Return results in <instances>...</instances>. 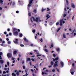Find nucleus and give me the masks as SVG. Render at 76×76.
I'll list each match as a JSON object with an SVG mask.
<instances>
[{"label": "nucleus", "mask_w": 76, "mask_h": 76, "mask_svg": "<svg viewBox=\"0 0 76 76\" xmlns=\"http://www.w3.org/2000/svg\"><path fill=\"white\" fill-rule=\"evenodd\" d=\"M56 25H59V23L57 22L56 24Z\"/></svg>", "instance_id": "nucleus-44"}, {"label": "nucleus", "mask_w": 76, "mask_h": 76, "mask_svg": "<svg viewBox=\"0 0 76 76\" xmlns=\"http://www.w3.org/2000/svg\"><path fill=\"white\" fill-rule=\"evenodd\" d=\"M67 16V12H64L63 14L64 17H66Z\"/></svg>", "instance_id": "nucleus-16"}, {"label": "nucleus", "mask_w": 76, "mask_h": 76, "mask_svg": "<svg viewBox=\"0 0 76 76\" xmlns=\"http://www.w3.org/2000/svg\"><path fill=\"white\" fill-rule=\"evenodd\" d=\"M66 1V3L67 5H68L69 4V1L68 0H65Z\"/></svg>", "instance_id": "nucleus-21"}, {"label": "nucleus", "mask_w": 76, "mask_h": 76, "mask_svg": "<svg viewBox=\"0 0 76 76\" xmlns=\"http://www.w3.org/2000/svg\"><path fill=\"white\" fill-rule=\"evenodd\" d=\"M45 10H46V9H42V12H44V11Z\"/></svg>", "instance_id": "nucleus-34"}, {"label": "nucleus", "mask_w": 76, "mask_h": 76, "mask_svg": "<svg viewBox=\"0 0 76 76\" xmlns=\"http://www.w3.org/2000/svg\"><path fill=\"white\" fill-rule=\"evenodd\" d=\"M16 13H19V11H16Z\"/></svg>", "instance_id": "nucleus-61"}, {"label": "nucleus", "mask_w": 76, "mask_h": 76, "mask_svg": "<svg viewBox=\"0 0 76 76\" xmlns=\"http://www.w3.org/2000/svg\"><path fill=\"white\" fill-rule=\"evenodd\" d=\"M48 72V70H45V72L44 73V72H42V75H44V74H46V75L47 74V73Z\"/></svg>", "instance_id": "nucleus-9"}, {"label": "nucleus", "mask_w": 76, "mask_h": 76, "mask_svg": "<svg viewBox=\"0 0 76 76\" xmlns=\"http://www.w3.org/2000/svg\"><path fill=\"white\" fill-rule=\"evenodd\" d=\"M19 36V37H21L23 36V35L22 33H20Z\"/></svg>", "instance_id": "nucleus-19"}, {"label": "nucleus", "mask_w": 76, "mask_h": 76, "mask_svg": "<svg viewBox=\"0 0 76 76\" xmlns=\"http://www.w3.org/2000/svg\"><path fill=\"white\" fill-rule=\"evenodd\" d=\"M32 32H33V33H35V30H33L32 31Z\"/></svg>", "instance_id": "nucleus-38"}, {"label": "nucleus", "mask_w": 76, "mask_h": 76, "mask_svg": "<svg viewBox=\"0 0 76 76\" xmlns=\"http://www.w3.org/2000/svg\"><path fill=\"white\" fill-rule=\"evenodd\" d=\"M7 64L8 66H9V64H10L9 63V62H7Z\"/></svg>", "instance_id": "nucleus-51"}, {"label": "nucleus", "mask_w": 76, "mask_h": 76, "mask_svg": "<svg viewBox=\"0 0 76 76\" xmlns=\"http://www.w3.org/2000/svg\"><path fill=\"white\" fill-rule=\"evenodd\" d=\"M34 25H33V26H35V27L36 26V24L34 23Z\"/></svg>", "instance_id": "nucleus-49"}, {"label": "nucleus", "mask_w": 76, "mask_h": 76, "mask_svg": "<svg viewBox=\"0 0 76 76\" xmlns=\"http://www.w3.org/2000/svg\"><path fill=\"white\" fill-rule=\"evenodd\" d=\"M7 31H10V29L8 28V29H7Z\"/></svg>", "instance_id": "nucleus-60"}, {"label": "nucleus", "mask_w": 76, "mask_h": 76, "mask_svg": "<svg viewBox=\"0 0 76 76\" xmlns=\"http://www.w3.org/2000/svg\"><path fill=\"white\" fill-rule=\"evenodd\" d=\"M18 32H20V29H18Z\"/></svg>", "instance_id": "nucleus-64"}, {"label": "nucleus", "mask_w": 76, "mask_h": 76, "mask_svg": "<svg viewBox=\"0 0 76 76\" xmlns=\"http://www.w3.org/2000/svg\"><path fill=\"white\" fill-rule=\"evenodd\" d=\"M3 9V8H2V7H0V10H2Z\"/></svg>", "instance_id": "nucleus-57"}, {"label": "nucleus", "mask_w": 76, "mask_h": 76, "mask_svg": "<svg viewBox=\"0 0 76 76\" xmlns=\"http://www.w3.org/2000/svg\"><path fill=\"white\" fill-rule=\"evenodd\" d=\"M3 55V53L2 52H0V59H2V58L1 57V56Z\"/></svg>", "instance_id": "nucleus-17"}, {"label": "nucleus", "mask_w": 76, "mask_h": 76, "mask_svg": "<svg viewBox=\"0 0 76 76\" xmlns=\"http://www.w3.org/2000/svg\"><path fill=\"white\" fill-rule=\"evenodd\" d=\"M65 7L64 8V11H65V12H66L67 11V10H66V4H65Z\"/></svg>", "instance_id": "nucleus-20"}, {"label": "nucleus", "mask_w": 76, "mask_h": 76, "mask_svg": "<svg viewBox=\"0 0 76 76\" xmlns=\"http://www.w3.org/2000/svg\"><path fill=\"white\" fill-rule=\"evenodd\" d=\"M53 61H52L51 62V65H53Z\"/></svg>", "instance_id": "nucleus-45"}, {"label": "nucleus", "mask_w": 76, "mask_h": 76, "mask_svg": "<svg viewBox=\"0 0 76 76\" xmlns=\"http://www.w3.org/2000/svg\"><path fill=\"white\" fill-rule=\"evenodd\" d=\"M28 15L29 16H31V13L30 12L28 13Z\"/></svg>", "instance_id": "nucleus-47"}, {"label": "nucleus", "mask_w": 76, "mask_h": 76, "mask_svg": "<svg viewBox=\"0 0 76 76\" xmlns=\"http://www.w3.org/2000/svg\"><path fill=\"white\" fill-rule=\"evenodd\" d=\"M63 37L64 38H66V35H65V34H63Z\"/></svg>", "instance_id": "nucleus-25"}, {"label": "nucleus", "mask_w": 76, "mask_h": 76, "mask_svg": "<svg viewBox=\"0 0 76 76\" xmlns=\"http://www.w3.org/2000/svg\"><path fill=\"white\" fill-rule=\"evenodd\" d=\"M30 64V66H31V65H32V63H31V62H30L29 63Z\"/></svg>", "instance_id": "nucleus-53"}, {"label": "nucleus", "mask_w": 76, "mask_h": 76, "mask_svg": "<svg viewBox=\"0 0 76 76\" xmlns=\"http://www.w3.org/2000/svg\"><path fill=\"white\" fill-rule=\"evenodd\" d=\"M35 57V56L34 55V56H31V57L34 58V57Z\"/></svg>", "instance_id": "nucleus-59"}, {"label": "nucleus", "mask_w": 76, "mask_h": 76, "mask_svg": "<svg viewBox=\"0 0 76 76\" xmlns=\"http://www.w3.org/2000/svg\"><path fill=\"white\" fill-rule=\"evenodd\" d=\"M3 0H0V3L1 4H2L3 3Z\"/></svg>", "instance_id": "nucleus-29"}, {"label": "nucleus", "mask_w": 76, "mask_h": 76, "mask_svg": "<svg viewBox=\"0 0 76 76\" xmlns=\"http://www.w3.org/2000/svg\"><path fill=\"white\" fill-rule=\"evenodd\" d=\"M34 51L35 52V53H36V54H37V57H39V56H41V55L38 53V50H34Z\"/></svg>", "instance_id": "nucleus-3"}, {"label": "nucleus", "mask_w": 76, "mask_h": 76, "mask_svg": "<svg viewBox=\"0 0 76 76\" xmlns=\"http://www.w3.org/2000/svg\"><path fill=\"white\" fill-rule=\"evenodd\" d=\"M17 51H18V50H14V52H13L14 54H16V53H17Z\"/></svg>", "instance_id": "nucleus-15"}, {"label": "nucleus", "mask_w": 76, "mask_h": 76, "mask_svg": "<svg viewBox=\"0 0 76 76\" xmlns=\"http://www.w3.org/2000/svg\"><path fill=\"white\" fill-rule=\"evenodd\" d=\"M35 20H36V19H35V18L34 17H33L31 18V22L32 23L33 22V21H35Z\"/></svg>", "instance_id": "nucleus-7"}, {"label": "nucleus", "mask_w": 76, "mask_h": 76, "mask_svg": "<svg viewBox=\"0 0 76 76\" xmlns=\"http://www.w3.org/2000/svg\"><path fill=\"white\" fill-rule=\"evenodd\" d=\"M13 34L15 36H17V35H18V31H13Z\"/></svg>", "instance_id": "nucleus-5"}, {"label": "nucleus", "mask_w": 76, "mask_h": 76, "mask_svg": "<svg viewBox=\"0 0 76 76\" xmlns=\"http://www.w3.org/2000/svg\"><path fill=\"white\" fill-rule=\"evenodd\" d=\"M45 52H47H47H48V50H47L46 49H45Z\"/></svg>", "instance_id": "nucleus-30"}, {"label": "nucleus", "mask_w": 76, "mask_h": 76, "mask_svg": "<svg viewBox=\"0 0 76 76\" xmlns=\"http://www.w3.org/2000/svg\"><path fill=\"white\" fill-rule=\"evenodd\" d=\"M23 69H25V66H23Z\"/></svg>", "instance_id": "nucleus-48"}, {"label": "nucleus", "mask_w": 76, "mask_h": 76, "mask_svg": "<svg viewBox=\"0 0 76 76\" xmlns=\"http://www.w3.org/2000/svg\"><path fill=\"white\" fill-rule=\"evenodd\" d=\"M0 63H1V64H3V60H0Z\"/></svg>", "instance_id": "nucleus-22"}, {"label": "nucleus", "mask_w": 76, "mask_h": 76, "mask_svg": "<svg viewBox=\"0 0 76 76\" xmlns=\"http://www.w3.org/2000/svg\"><path fill=\"white\" fill-rule=\"evenodd\" d=\"M55 69H53L52 70V72H55Z\"/></svg>", "instance_id": "nucleus-43"}, {"label": "nucleus", "mask_w": 76, "mask_h": 76, "mask_svg": "<svg viewBox=\"0 0 76 76\" xmlns=\"http://www.w3.org/2000/svg\"><path fill=\"white\" fill-rule=\"evenodd\" d=\"M33 45H33V44H31V47H33Z\"/></svg>", "instance_id": "nucleus-54"}, {"label": "nucleus", "mask_w": 76, "mask_h": 76, "mask_svg": "<svg viewBox=\"0 0 76 76\" xmlns=\"http://www.w3.org/2000/svg\"><path fill=\"white\" fill-rule=\"evenodd\" d=\"M4 34H7V32H4Z\"/></svg>", "instance_id": "nucleus-58"}, {"label": "nucleus", "mask_w": 76, "mask_h": 76, "mask_svg": "<svg viewBox=\"0 0 76 76\" xmlns=\"http://www.w3.org/2000/svg\"><path fill=\"white\" fill-rule=\"evenodd\" d=\"M33 1V0H29V4H28V7H31V4H32V1Z\"/></svg>", "instance_id": "nucleus-6"}, {"label": "nucleus", "mask_w": 76, "mask_h": 76, "mask_svg": "<svg viewBox=\"0 0 76 76\" xmlns=\"http://www.w3.org/2000/svg\"><path fill=\"white\" fill-rule=\"evenodd\" d=\"M35 21L36 22H40L42 21V20H40L39 18H37Z\"/></svg>", "instance_id": "nucleus-4"}, {"label": "nucleus", "mask_w": 76, "mask_h": 76, "mask_svg": "<svg viewBox=\"0 0 76 76\" xmlns=\"http://www.w3.org/2000/svg\"><path fill=\"white\" fill-rule=\"evenodd\" d=\"M40 41H41L42 42L43 41H42V38H41L40 39Z\"/></svg>", "instance_id": "nucleus-40"}, {"label": "nucleus", "mask_w": 76, "mask_h": 76, "mask_svg": "<svg viewBox=\"0 0 76 76\" xmlns=\"http://www.w3.org/2000/svg\"><path fill=\"white\" fill-rule=\"evenodd\" d=\"M16 75L18 76H19V72H17V73H16Z\"/></svg>", "instance_id": "nucleus-26"}, {"label": "nucleus", "mask_w": 76, "mask_h": 76, "mask_svg": "<svg viewBox=\"0 0 76 76\" xmlns=\"http://www.w3.org/2000/svg\"><path fill=\"white\" fill-rule=\"evenodd\" d=\"M53 57H56V54H53Z\"/></svg>", "instance_id": "nucleus-42"}, {"label": "nucleus", "mask_w": 76, "mask_h": 76, "mask_svg": "<svg viewBox=\"0 0 76 76\" xmlns=\"http://www.w3.org/2000/svg\"><path fill=\"white\" fill-rule=\"evenodd\" d=\"M12 60H15V58L14 57H12Z\"/></svg>", "instance_id": "nucleus-39"}, {"label": "nucleus", "mask_w": 76, "mask_h": 76, "mask_svg": "<svg viewBox=\"0 0 76 76\" xmlns=\"http://www.w3.org/2000/svg\"><path fill=\"white\" fill-rule=\"evenodd\" d=\"M53 24V23L52 22H50V25H52Z\"/></svg>", "instance_id": "nucleus-37"}, {"label": "nucleus", "mask_w": 76, "mask_h": 76, "mask_svg": "<svg viewBox=\"0 0 76 76\" xmlns=\"http://www.w3.org/2000/svg\"><path fill=\"white\" fill-rule=\"evenodd\" d=\"M9 35H12V34L11 33H10L9 34Z\"/></svg>", "instance_id": "nucleus-63"}, {"label": "nucleus", "mask_w": 76, "mask_h": 76, "mask_svg": "<svg viewBox=\"0 0 76 76\" xmlns=\"http://www.w3.org/2000/svg\"><path fill=\"white\" fill-rule=\"evenodd\" d=\"M56 50L58 51H60V48H57Z\"/></svg>", "instance_id": "nucleus-27"}, {"label": "nucleus", "mask_w": 76, "mask_h": 76, "mask_svg": "<svg viewBox=\"0 0 76 76\" xmlns=\"http://www.w3.org/2000/svg\"><path fill=\"white\" fill-rule=\"evenodd\" d=\"M71 6L73 8H75V5L73 3L71 4Z\"/></svg>", "instance_id": "nucleus-13"}, {"label": "nucleus", "mask_w": 76, "mask_h": 76, "mask_svg": "<svg viewBox=\"0 0 76 76\" xmlns=\"http://www.w3.org/2000/svg\"><path fill=\"white\" fill-rule=\"evenodd\" d=\"M18 39H14V42L15 44H17L18 43Z\"/></svg>", "instance_id": "nucleus-12"}, {"label": "nucleus", "mask_w": 76, "mask_h": 76, "mask_svg": "<svg viewBox=\"0 0 76 76\" xmlns=\"http://www.w3.org/2000/svg\"><path fill=\"white\" fill-rule=\"evenodd\" d=\"M74 33V35L75 36L76 35V30L75 29L72 32V34Z\"/></svg>", "instance_id": "nucleus-10"}, {"label": "nucleus", "mask_w": 76, "mask_h": 76, "mask_svg": "<svg viewBox=\"0 0 76 76\" xmlns=\"http://www.w3.org/2000/svg\"><path fill=\"white\" fill-rule=\"evenodd\" d=\"M12 75L13 76H16V74H15L14 73H13L12 74Z\"/></svg>", "instance_id": "nucleus-24"}, {"label": "nucleus", "mask_w": 76, "mask_h": 76, "mask_svg": "<svg viewBox=\"0 0 76 76\" xmlns=\"http://www.w3.org/2000/svg\"><path fill=\"white\" fill-rule=\"evenodd\" d=\"M5 73H6V72H5V71H4V72H3V74H5Z\"/></svg>", "instance_id": "nucleus-62"}, {"label": "nucleus", "mask_w": 76, "mask_h": 76, "mask_svg": "<svg viewBox=\"0 0 76 76\" xmlns=\"http://www.w3.org/2000/svg\"><path fill=\"white\" fill-rule=\"evenodd\" d=\"M52 67V66L51 65H50L48 66V67H49V68H50V67Z\"/></svg>", "instance_id": "nucleus-46"}, {"label": "nucleus", "mask_w": 76, "mask_h": 76, "mask_svg": "<svg viewBox=\"0 0 76 76\" xmlns=\"http://www.w3.org/2000/svg\"><path fill=\"white\" fill-rule=\"evenodd\" d=\"M15 61L14 60L13 61H12V63H15Z\"/></svg>", "instance_id": "nucleus-55"}, {"label": "nucleus", "mask_w": 76, "mask_h": 76, "mask_svg": "<svg viewBox=\"0 0 76 76\" xmlns=\"http://www.w3.org/2000/svg\"><path fill=\"white\" fill-rule=\"evenodd\" d=\"M7 57L8 58H9L10 57H11L12 56V54L11 53H8L7 54Z\"/></svg>", "instance_id": "nucleus-8"}, {"label": "nucleus", "mask_w": 76, "mask_h": 76, "mask_svg": "<svg viewBox=\"0 0 76 76\" xmlns=\"http://www.w3.org/2000/svg\"><path fill=\"white\" fill-rule=\"evenodd\" d=\"M46 17L47 18L46 19V20H47L48 19H49V18H50L51 17V16L49 15V14H47Z\"/></svg>", "instance_id": "nucleus-11"}, {"label": "nucleus", "mask_w": 76, "mask_h": 76, "mask_svg": "<svg viewBox=\"0 0 76 76\" xmlns=\"http://www.w3.org/2000/svg\"><path fill=\"white\" fill-rule=\"evenodd\" d=\"M8 44H11V42L10 41H9L8 42Z\"/></svg>", "instance_id": "nucleus-35"}, {"label": "nucleus", "mask_w": 76, "mask_h": 76, "mask_svg": "<svg viewBox=\"0 0 76 76\" xmlns=\"http://www.w3.org/2000/svg\"><path fill=\"white\" fill-rule=\"evenodd\" d=\"M17 29L16 28H13V31H17Z\"/></svg>", "instance_id": "nucleus-28"}, {"label": "nucleus", "mask_w": 76, "mask_h": 76, "mask_svg": "<svg viewBox=\"0 0 76 76\" xmlns=\"http://www.w3.org/2000/svg\"><path fill=\"white\" fill-rule=\"evenodd\" d=\"M61 29V28L60 27H59V28L58 29V30L57 31V32H58L59 31H60V29Z\"/></svg>", "instance_id": "nucleus-23"}, {"label": "nucleus", "mask_w": 76, "mask_h": 76, "mask_svg": "<svg viewBox=\"0 0 76 76\" xmlns=\"http://www.w3.org/2000/svg\"><path fill=\"white\" fill-rule=\"evenodd\" d=\"M31 60H32V61H34V59L33 58L31 59Z\"/></svg>", "instance_id": "nucleus-52"}, {"label": "nucleus", "mask_w": 76, "mask_h": 76, "mask_svg": "<svg viewBox=\"0 0 76 76\" xmlns=\"http://www.w3.org/2000/svg\"><path fill=\"white\" fill-rule=\"evenodd\" d=\"M9 39L8 38H7V41H9Z\"/></svg>", "instance_id": "nucleus-56"}, {"label": "nucleus", "mask_w": 76, "mask_h": 76, "mask_svg": "<svg viewBox=\"0 0 76 76\" xmlns=\"http://www.w3.org/2000/svg\"><path fill=\"white\" fill-rule=\"evenodd\" d=\"M70 72H71V74L72 75H73V73H74V72H72V69H71L70 70Z\"/></svg>", "instance_id": "nucleus-18"}, {"label": "nucleus", "mask_w": 76, "mask_h": 76, "mask_svg": "<svg viewBox=\"0 0 76 76\" xmlns=\"http://www.w3.org/2000/svg\"><path fill=\"white\" fill-rule=\"evenodd\" d=\"M34 13H37V10H34Z\"/></svg>", "instance_id": "nucleus-32"}, {"label": "nucleus", "mask_w": 76, "mask_h": 76, "mask_svg": "<svg viewBox=\"0 0 76 76\" xmlns=\"http://www.w3.org/2000/svg\"><path fill=\"white\" fill-rule=\"evenodd\" d=\"M58 60V57H57L55 58V59L53 58V61L55 62V64L54 66V67H56V66H58V64H57V63H58V61H57Z\"/></svg>", "instance_id": "nucleus-1"}, {"label": "nucleus", "mask_w": 76, "mask_h": 76, "mask_svg": "<svg viewBox=\"0 0 76 76\" xmlns=\"http://www.w3.org/2000/svg\"><path fill=\"white\" fill-rule=\"evenodd\" d=\"M23 39L25 40V41H28V40L26 39V38H24Z\"/></svg>", "instance_id": "nucleus-31"}, {"label": "nucleus", "mask_w": 76, "mask_h": 76, "mask_svg": "<svg viewBox=\"0 0 76 76\" xmlns=\"http://www.w3.org/2000/svg\"><path fill=\"white\" fill-rule=\"evenodd\" d=\"M60 26H62L63 25V23H65V21H64V20L63 19H62L61 20H60Z\"/></svg>", "instance_id": "nucleus-2"}, {"label": "nucleus", "mask_w": 76, "mask_h": 76, "mask_svg": "<svg viewBox=\"0 0 76 76\" xmlns=\"http://www.w3.org/2000/svg\"><path fill=\"white\" fill-rule=\"evenodd\" d=\"M60 63L62 66V67H63V66H64V63H63V62L62 61H61Z\"/></svg>", "instance_id": "nucleus-14"}, {"label": "nucleus", "mask_w": 76, "mask_h": 76, "mask_svg": "<svg viewBox=\"0 0 76 76\" xmlns=\"http://www.w3.org/2000/svg\"><path fill=\"white\" fill-rule=\"evenodd\" d=\"M20 46H21V47H24V45H20Z\"/></svg>", "instance_id": "nucleus-50"}, {"label": "nucleus", "mask_w": 76, "mask_h": 76, "mask_svg": "<svg viewBox=\"0 0 76 76\" xmlns=\"http://www.w3.org/2000/svg\"><path fill=\"white\" fill-rule=\"evenodd\" d=\"M27 61H31V59L30 58H28L27 59Z\"/></svg>", "instance_id": "nucleus-33"}, {"label": "nucleus", "mask_w": 76, "mask_h": 76, "mask_svg": "<svg viewBox=\"0 0 76 76\" xmlns=\"http://www.w3.org/2000/svg\"><path fill=\"white\" fill-rule=\"evenodd\" d=\"M9 1H11L10 3V5H11V4H12V0H9Z\"/></svg>", "instance_id": "nucleus-41"}, {"label": "nucleus", "mask_w": 76, "mask_h": 76, "mask_svg": "<svg viewBox=\"0 0 76 76\" xmlns=\"http://www.w3.org/2000/svg\"><path fill=\"white\" fill-rule=\"evenodd\" d=\"M47 11H50V9H49V8L48 7L47 8Z\"/></svg>", "instance_id": "nucleus-36"}]
</instances>
